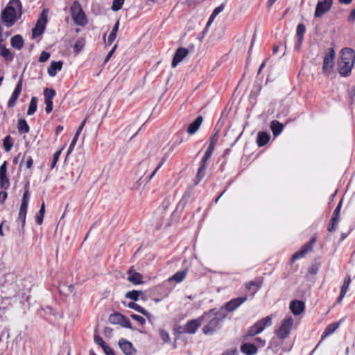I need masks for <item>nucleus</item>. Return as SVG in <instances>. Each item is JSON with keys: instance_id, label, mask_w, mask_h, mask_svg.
<instances>
[{"instance_id": "37998d69", "label": "nucleus", "mask_w": 355, "mask_h": 355, "mask_svg": "<svg viewBox=\"0 0 355 355\" xmlns=\"http://www.w3.org/2000/svg\"><path fill=\"white\" fill-rule=\"evenodd\" d=\"M0 186L4 189H7L9 187L10 182L7 175L0 176Z\"/></svg>"}, {"instance_id": "603ef678", "label": "nucleus", "mask_w": 355, "mask_h": 355, "mask_svg": "<svg viewBox=\"0 0 355 355\" xmlns=\"http://www.w3.org/2000/svg\"><path fill=\"white\" fill-rule=\"evenodd\" d=\"M94 342L99 345L102 348H103V346H105L106 344L104 343L103 338L99 336L98 335L94 336Z\"/></svg>"}, {"instance_id": "dca6fc26", "label": "nucleus", "mask_w": 355, "mask_h": 355, "mask_svg": "<svg viewBox=\"0 0 355 355\" xmlns=\"http://www.w3.org/2000/svg\"><path fill=\"white\" fill-rule=\"evenodd\" d=\"M22 85H23V79H22V78H20L15 90L13 91V92L8 102V106L9 107H12L15 106L16 101L18 99V97L21 92Z\"/></svg>"}, {"instance_id": "774afa93", "label": "nucleus", "mask_w": 355, "mask_h": 355, "mask_svg": "<svg viewBox=\"0 0 355 355\" xmlns=\"http://www.w3.org/2000/svg\"><path fill=\"white\" fill-rule=\"evenodd\" d=\"M223 355H238V351L236 349H230L225 352Z\"/></svg>"}, {"instance_id": "a18cd8bd", "label": "nucleus", "mask_w": 355, "mask_h": 355, "mask_svg": "<svg viewBox=\"0 0 355 355\" xmlns=\"http://www.w3.org/2000/svg\"><path fill=\"white\" fill-rule=\"evenodd\" d=\"M62 153V149L55 152L54 154H53V160H52V162H51V168L53 169L55 168V166H56V164L60 158V154Z\"/></svg>"}, {"instance_id": "13d9d810", "label": "nucleus", "mask_w": 355, "mask_h": 355, "mask_svg": "<svg viewBox=\"0 0 355 355\" xmlns=\"http://www.w3.org/2000/svg\"><path fill=\"white\" fill-rule=\"evenodd\" d=\"M166 158H163V159L160 162V163L158 164V166L156 167V168L154 170V171L152 173V174L149 177V180H151L153 176L156 174L157 171L161 168L162 164H164Z\"/></svg>"}, {"instance_id": "3c124183", "label": "nucleus", "mask_w": 355, "mask_h": 355, "mask_svg": "<svg viewBox=\"0 0 355 355\" xmlns=\"http://www.w3.org/2000/svg\"><path fill=\"white\" fill-rule=\"evenodd\" d=\"M255 345L257 347H263L266 345V340L261 338H256L254 339Z\"/></svg>"}, {"instance_id": "4468645a", "label": "nucleus", "mask_w": 355, "mask_h": 355, "mask_svg": "<svg viewBox=\"0 0 355 355\" xmlns=\"http://www.w3.org/2000/svg\"><path fill=\"white\" fill-rule=\"evenodd\" d=\"M213 150H214V149L208 147L205 151V155L202 159V161H201V166L198 168V173L196 175V178H198V180H201L204 176V173H205V168H206V162L210 158V157L213 153Z\"/></svg>"}, {"instance_id": "a878e982", "label": "nucleus", "mask_w": 355, "mask_h": 355, "mask_svg": "<svg viewBox=\"0 0 355 355\" xmlns=\"http://www.w3.org/2000/svg\"><path fill=\"white\" fill-rule=\"evenodd\" d=\"M140 297L143 300H146L145 295L141 291L133 290V291L127 292L125 294L126 298L132 300L134 301H137Z\"/></svg>"}, {"instance_id": "423d86ee", "label": "nucleus", "mask_w": 355, "mask_h": 355, "mask_svg": "<svg viewBox=\"0 0 355 355\" xmlns=\"http://www.w3.org/2000/svg\"><path fill=\"white\" fill-rule=\"evenodd\" d=\"M71 15L76 24L78 26H85L87 24L86 16L78 3H74L71 8Z\"/></svg>"}, {"instance_id": "aec40b11", "label": "nucleus", "mask_w": 355, "mask_h": 355, "mask_svg": "<svg viewBox=\"0 0 355 355\" xmlns=\"http://www.w3.org/2000/svg\"><path fill=\"white\" fill-rule=\"evenodd\" d=\"M289 308L294 315H297L304 311L305 306L300 300H293L291 302Z\"/></svg>"}, {"instance_id": "c9c22d12", "label": "nucleus", "mask_w": 355, "mask_h": 355, "mask_svg": "<svg viewBox=\"0 0 355 355\" xmlns=\"http://www.w3.org/2000/svg\"><path fill=\"white\" fill-rule=\"evenodd\" d=\"M109 320L112 324H121L124 320V316L120 313H116L112 314Z\"/></svg>"}, {"instance_id": "393cba45", "label": "nucleus", "mask_w": 355, "mask_h": 355, "mask_svg": "<svg viewBox=\"0 0 355 355\" xmlns=\"http://www.w3.org/2000/svg\"><path fill=\"white\" fill-rule=\"evenodd\" d=\"M260 286V284L256 281H250L245 284V288L252 297L259 291Z\"/></svg>"}, {"instance_id": "412c9836", "label": "nucleus", "mask_w": 355, "mask_h": 355, "mask_svg": "<svg viewBox=\"0 0 355 355\" xmlns=\"http://www.w3.org/2000/svg\"><path fill=\"white\" fill-rule=\"evenodd\" d=\"M62 62L61 61H53L51 62L49 67L48 68V74L54 77L56 76L57 73L62 69Z\"/></svg>"}, {"instance_id": "49530a36", "label": "nucleus", "mask_w": 355, "mask_h": 355, "mask_svg": "<svg viewBox=\"0 0 355 355\" xmlns=\"http://www.w3.org/2000/svg\"><path fill=\"white\" fill-rule=\"evenodd\" d=\"M338 222L339 220L331 218L327 227L328 231L331 232L336 231Z\"/></svg>"}, {"instance_id": "20e7f679", "label": "nucleus", "mask_w": 355, "mask_h": 355, "mask_svg": "<svg viewBox=\"0 0 355 355\" xmlns=\"http://www.w3.org/2000/svg\"><path fill=\"white\" fill-rule=\"evenodd\" d=\"M30 199V193L28 190V186L26 187L25 191L24 193L21 204L19 208L18 218L17 219V225L21 227V230L24 229L25 223H26V218L27 214V209Z\"/></svg>"}, {"instance_id": "de8ad7c7", "label": "nucleus", "mask_w": 355, "mask_h": 355, "mask_svg": "<svg viewBox=\"0 0 355 355\" xmlns=\"http://www.w3.org/2000/svg\"><path fill=\"white\" fill-rule=\"evenodd\" d=\"M50 58V53L46 51H42L39 57V62H44L47 61Z\"/></svg>"}, {"instance_id": "6ab92c4d", "label": "nucleus", "mask_w": 355, "mask_h": 355, "mask_svg": "<svg viewBox=\"0 0 355 355\" xmlns=\"http://www.w3.org/2000/svg\"><path fill=\"white\" fill-rule=\"evenodd\" d=\"M128 280L133 284H141L143 283V276L139 272H137L131 268L128 272Z\"/></svg>"}, {"instance_id": "c756f323", "label": "nucleus", "mask_w": 355, "mask_h": 355, "mask_svg": "<svg viewBox=\"0 0 355 355\" xmlns=\"http://www.w3.org/2000/svg\"><path fill=\"white\" fill-rule=\"evenodd\" d=\"M187 273V270H184L182 271H178L175 274H174L172 277H171L168 280L170 282L174 281L177 283L182 282L184 278L186 277Z\"/></svg>"}, {"instance_id": "0eeeda50", "label": "nucleus", "mask_w": 355, "mask_h": 355, "mask_svg": "<svg viewBox=\"0 0 355 355\" xmlns=\"http://www.w3.org/2000/svg\"><path fill=\"white\" fill-rule=\"evenodd\" d=\"M47 23V11L44 10L39 19L37 21L36 25L35 28L32 30V37L33 38H36L37 37L41 35L44 31L46 24Z\"/></svg>"}, {"instance_id": "7c9ffc66", "label": "nucleus", "mask_w": 355, "mask_h": 355, "mask_svg": "<svg viewBox=\"0 0 355 355\" xmlns=\"http://www.w3.org/2000/svg\"><path fill=\"white\" fill-rule=\"evenodd\" d=\"M128 306L130 309H135V311L147 316L148 318H149L150 316V314L148 311H146L145 309H144L142 306H139V304H136L135 302H130L128 304Z\"/></svg>"}, {"instance_id": "8fccbe9b", "label": "nucleus", "mask_w": 355, "mask_h": 355, "mask_svg": "<svg viewBox=\"0 0 355 355\" xmlns=\"http://www.w3.org/2000/svg\"><path fill=\"white\" fill-rule=\"evenodd\" d=\"M349 284H350V279L348 278L347 279H345L343 282V284L342 286V288H341V290H340V292L342 293H344L346 294L347 290H348V288H349Z\"/></svg>"}, {"instance_id": "bf43d9fd", "label": "nucleus", "mask_w": 355, "mask_h": 355, "mask_svg": "<svg viewBox=\"0 0 355 355\" xmlns=\"http://www.w3.org/2000/svg\"><path fill=\"white\" fill-rule=\"evenodd\" d=\"M33 160L31 156L26 158L25 165L27 168H31L33 166Z\"/></svg>"}, {"instance_id": "9d476101", "label": "nucleus", "mask_w": 355, "mask_h": 355, "mask_svg": "<svg viewBox=\"0 0 355 355\" xmlns=\"http://www.w3.org/2000/svg\"><path fill=\"white\" fill-rule=\"evenodd\" d=\"M335 54V51L333 48H330L328 53H326L322 66V71L324 73H329V71L333 68L334 65Z\"/></svg>"}, {"instance_id": "1a4fd4ad", "label": "nucleus", "mask_w": 355, "mask_h": 355, "mask_svg": "<svg viewBox=\"0 0 355 355\" xmlns=\"http://www.w3.org/2000/svg\"><path fill=\"white\" fill-rule=\"evenodd\" d=\"M293 325V320L291 317L286 318L277 330L276 334L280 339H285L290 334Z\"/></svg>"}, {"instance_id": "72a5a7b5", "label": "nucleus", "mask_w": 355, "mask_h": 355, "mask_svg": "<svg viewBox=\"0 0 355 355\" xmlns=\"http://www.w3.org/2000/svg\"><path fill=\"white\" fill-rule=\"evenodd\" d=\"M17 128L20 133H28L29 132V126L24 119L19 120Z\"/></svg>"}, {"instance_id": "09e8293b", "label": "nucleus", "mask_w": 355, "mask_h": 355, "mask_svg": "<svg viewBox=\"0 0 355 355\" xmlns=\"http://www.w3.org/2000/svg\"><path fill=\"white\" fill-rule=\"evenodd\" d=\"M130 316L133 320L137 321L139 324L142 325H144L146 322V319L141 315L137 314H132Z\"/></svg>"}, {"instance_id": "052dcab7", "label": "nucleus", "mask_w": 355, "mask_h": 355, "mask_svg": "<svg viewBox=\"0 0 355 355\" xmlns=\"http://www.w3.org/2000/svg\"><path fill=\"white\" fill-rule=\"evenodd\" d=\"M103 349L106 354V355H114L113 349L107 345L105 346H103Z\"/></svg>"}, {"instance_id": "a211bd4d", "label": "nucleus", "mask_w": 355, "mask_h": 355, "mask_svg": "<svg viewBox=\"0 0 355 355\" xmlns=\"http://www.w3.org/2000/svg\"><path fill=\"white\" fill-rule=\"evenodd\" d=\"M119 345L121 349L126 355H133L135 353L132 344L125 339H120L119 340Z\"/></svg>"}, {"instance_id": "2f4dec72", "label": "nucleus", "mask_w": 355, "mask_h": 355, "mask_svg": "<svg viewBox=\"0 0 355 355\" xmlns=\"http://www.w3.org/2000/svg\"><path fill=\"white\" fill-rule=\"evenodd\" d=\"M339 324L337 322H334L329 324L326 329H324L323 334L322 336V338H324L330 335H331L338 327Z\"/></svg>"}, {"instance_id": "7ed1b4c3", "label": "nucleus", "mask_w": 355, "mask_h": 355, "mask_svg": "<svg viewBox=\"0 0 355 355\" xmlns=\"http://www.w3.org/2000/svg\"><path fill=\"white\" fill-rule=\"evenodd\" d=\"M355 62V52L351 48H344L340 52L338 70L341 76H349Z\"/></svg>"}, {"instance_id": "4d7b16f0", "label": "nucleus", "mask_w": 355, "mask_h": 355, "mask_svg": "<svg viewBox=\"0 0 355 355\" xmlns=\"http://www.w3.org/2000/svg\"><path fill=\"white\" fill-rule=\"evenodd\" d=\"M217 141H218V137H217L216 134L214 136H213L211 137V139L210 140L209 145L208 147L214 149L215 146H216V143H217Z\"/></svg>"}, {"instance_id": "2eb2a0df", "label": "nucleus", "mask_w": 355, "mask_h": 355, "mask_svg": "<svg viewBox=\"0 0 355 355\" xmlns=\"http://www.w3.org/2000/svg\"><path fill=\"white\" fill-rule=\"evenodd\" d=\"M248 300L247 296L236 297L231 300L225 304V309L229 312L234 311Z\"/></svg>"}, {"instance_id": "f704fd0d", "label": "nucleus", "mask_w": 355, "mask_h": 355, "mask_svg": "<svg viewBox=\"0 0 355 355\" xmlns=\"http://www.w3.org/2000/svg\"><path fill=\"white\" fill-rule=\"evenodd\" d=\"M37 98L36 97L33 96L31 98V102L29 104V107H28V109L27 111V114L28 115L33 114L37 110Z\"/></svg>"}, {"instance_id": "69168bd1", "label": "nucleus", "mask_w": 355, "mask_h": 355, "mask_svg": "<svg viewBox=\"0 0 355 355\" xmlns=\"http://www.w3.org/2000/svg\"><path fill=\"white\" fill-rule=\"evenodd\" d=\"M122 324L123 327H125V328H131V322H130V320H126L125 318H124V320L122 322V323H121Z\"/></svg>"}, {"instance_id": "c85d7f7f", "label": "nucleus", "mask_w": 355, "mask_h": 355, "mask_svg": "<svg viewBox=\"0 0 355 355\" xmlns=\"http://www.w3.org/2000/svg\"><path fill=\"white\" fill-rule=\"evenodd\" d=\"M11 45L13 48L17 50L21 49L24 45V40L22 37L19 35L12 37L11 39Z\"/></svg>"}, {"instance_id": "e433bc0d", "label": "nucleus", "mask_w": 355, "mask_h": 355, "mask_svg": "<svg viewBox=\"0 0 355 355\" xmlns=\"http://www.w3.org/2000/svg\"><path fill=\"white\" fill-rule=\"evenodd\" d=\"M45 212V205L43 202L41 205V207L38 211V213L35 216V221L37 225H41L43 222V218Z\"/></svg>"}, {"instance_id": "b1692460", "label": "nucleus", "mask_w": 355, "mask_h": 355, "mask_svg": "<svg viewBox=\"0 0 355 355\" xmlns=\"http://www.w3.org/2000/svg\"><path fill=\"white\" fill-rule=\"evenodd\" d=\"M241 351L245 355H254L257 352V348L254 344L245 343L241 345Z\"/></svg>"}, {"instance_id": "58836bf2", "label": "nucleus", "mask_w": 355, "mask_h": 355, "mask_svg": "<svg viewBox=\"0 0 355 355\" xmlns=\"http://www.w3.org/2000/svg\"><path fill=\"white\" fill-rule=\"evenodd\" d=\"M159 335L164 343H168L171 341L169 334L164 329H160L159 330Z\"/></svg>"}, {"instance_id": "f8f14e48", "label": "nucleus", "mask_w": 355, "mask_h": 355, "mask_svg": "<svg viewBox=\"0 0 355 355\" xmlns=\"http://www.w3.org/2000/svg\"><path fill=\"white\" fill-rule=\"evenodd\" d=\"M316 242V237H312L310 241L306 243L302 248L295 253L292 257V261H294L298 259L304 257L309 252L313 250V245Z\"/></svg>"}, {"instance_id": "4c0bfd02", "label": "nucleus", "mask_w": 355, "mask_h": 355, "mask_svg": "<svg viewBox=\"0 0 355 355\" xmlns=\"http://www.w3.org/2000/svg\"><path fill=\"white\" fill-rule=\"evenodd\" d=\"M306 31V27L303 24H299L297 26L296 34L299 40V43H302L303 37Z\"/></svg>"}, {"instance_id": "9b49d317", "label": "nucleus", "mask_w": 355, "mask_h": 355, "mask_svg": "<svg viewBox=\"0 0 355 355\" xmlns=\"http://www.w3.org/2000/svg\"><path fill=\"white\" fill-rule=\"evenodd\" d=\"M333 0H323L318 2L314 16L316 18L322 17L327 13L331 8Z\"/></svg>"}, {"instance_id": "5fc2aeb1", "label": "nucleus", "mask_w": 355, "mask_h": 355, "mask_svg": "<svg viewBox=\"0 0 355 355\" xmlns=\"http://www.w3.org/2000/svg\"><path fill=\"white\" fill-rule=\"evenodd\" d=\"M225 8V4L224 3H222L221 5H220L219 6H218L217 8H216L212 14H214V16H217L219 13H220L222 11H223Z\"/></svg>"}, {"instance_id": "e2e57ef3", "label": "nucleus", "mask_w": 355, "mask_h": 355, "mask_svg": "<svg viewBox=\"0 0 355 355\" xmlns=\"http://www.w3.org/2000/svg\"><path fill=\"white\" fill-rule=\"evenodd\" d=\"M85 123H86V120L85 119L82 123L80 125V126L78 127V130H76V132L75 134V137H78L82 130L83 129L85 125Z\"/></svg>"}, {"instance_id": "864d4df0", "label": "nucleus", "mask_w": 355, "mask_h": 355, "mask_svg": "<svg viewBox=\"0 0 355 355\" xmlns=\"http://www.w3.org/2000/svg\"><path fill=\"white\" fill-rule=\"evenodd\" d=\"M78 139V137H75V136L73 137L72 141H71V143L68 148V150H67L68 155L70 154L73 151L74 146L76 144Z\"/></svg>"}, {"instance_id": "f3484780", "label": "nucleus", "mask_w": 355, "mask_h": 355, "mask_svg": "<svg viewBox=\"0 0 355 355\" xmlns=\"http://www.w3.org/2000/svg\"><path fill=\"white\" fill-rule=\"evenodd\" d=\"M189 53V51L186 48H178L173 57L172 61V67H175Z\"/></svg>"}, {"instance_id": "bb28decb", "label": "nucleus", "mask_w": 355, "mask_h": 355, "mask_svg": "<svg viewBox=\"0 0 355 355\" xmlns=\"http://www.w3.org/2000/svg\"><path fill=\"white\" fill-rule=\"evenodd\" d=\"M270 139V135L265 132H259L257 135V143L259 146H265Z\"/></svg>"}, {"instance_id": "0e129e2a", "label": "nucleus", "mask_w": 355, "mask_h": 355, "mask_svg": "<svg viewBox=\"0 0 355 355\" xmlns=\"http://www.w3.org/2000/svg\"><path fill=\"white\" fill-rule=\"evenodd\" d=\"M8 193L6 191H1L0 192V202L3 203L7 198Z\"/></svg>"}, {"instance_id": "5701e85b", "label": "nucleus", "mask_w": 355, "mask_h": 355, "mask_svg": "<svg viewBox=\"0 0 355 355\" xmlns=\"http://www.w3.org/2000/svg\"><path fill=\"white\" fill-rule=\"evenodd\" d=\"M203 121V118L201 116H198L193 122L189 124L187 132L190 135H193L199 129Z\"/></svg>"}, {"instance_id": "6e6d98bb", "label": "nucleus", "mask_w": 355, "mask_h": 355, "mask_svg": "<svg viewBox=\"0 0 355 355\" xmlns=\"http://www.w3.org/2000/svg\"><path fill=\"white\" fill-rule=\"evenodd\" d=\"M7 175V166L5 161L0 166V176Z\"/></svg>"}, {"instance_id": "6e6552de", "label": "nucleus", "mask_w": 355, "mask_h": 355, "mask_svg": "<svg viewBox=\"0 0 355 355\" xmlns=\"http://www.w3.org/2000/svg\"><path fill=\"white\" fill-rule=\"evenodd\" d=\"M202 323L201 317L188 321L185 325L180 327V333L193 334Z\"/></svg>"}, {"instance_id": "c03bdc74", "label": "nucleus", "mask_w": 355, "mask_h": 355, "mask_svg": "<svg viewBox=\"0 0 355 355\" xmlns=\"http://www.w3.org/2000/svg\"><path fill=\"white\" fill-rule=\"evenodd\" d=\"M123 3H124V0H113L112 10L113 11L119 10L121 8Z\"/></svg>"}, {"instance_id": "39448f33", "label": "nucleus", "mask_w": 355, "mask_h": 355, "mask_svg": "<svg viewBox=\"0 0 355 355\" xmlns=\"http://www.w3.org/2000/svg\"><path fill=\"white\" fill-rule=\"evenodd\" d=\"M271 324L272 318L270 316L259 320L248 329L245 338L252 337L261 333L266 327L271 326Z\"/></svg>"}, {"instance_id": "f03ea898", "label": "nucleus", "mask_w": 355, "mask_h": 355, "mask_svg": "<svg viewBox=\"0 0 355 355\" xmlns=\"http://www.w3.org/2000/svg\"><path fill=\"white\" fill-rule=\"evenodd\" d=\"M225 315L221 311L211 309L205 313L201 318L202 322H205L202 328V331L205 335H211L216 332L221 326V322Z\"/></svg>"}, {"instance_id": "680f3d73", "label": "nucleus", "mask_w": 355, "mask_h": 355, "mask_svg": "<svg viewBox=\"0 0 355 355\" xmlns=\"http://www.w3.org/2000/svg\"><path fill=\"white\" fill-rule=\"evenodd\" d=\"M116 46H117L115 44L112 47V49L110 51V52L107 53V55H106L105 59V62H107L110 59V58L112 57V55L114 53V51H115V50L116 49Z\"/></svg>"}, {"instance_id": "ddd939ff", "label": "nucleus", "mask_w": 355, "mask_h": 355, "mask_svg": "<svg viewBox=\"0 0 355 355\" xmlns=\"http://www.w3.org/2000/svg\"><path fill=\"white\" fill-rule=\"evenodd\" d=\"M44 96L46 105L45 111L49 114L53 110V99L55 96V91L51 88H46L44 90Z\"/></svg>"}, {"instance_id": "473e14b6", "label": "nucleus", "mask_w": 355, "mask_h": 355, "mask_svg": "<svg viewBox=\"0 0 355 355\" xmlns=\"http://www.w3.org/2000/svg\"><path fill=\"white\" fill-rule=\"evenodd\" d=\"M119 21H117L116 23L115 24V25L114 26V27L112 30V32L110 33V34L108 36V38H107V44L108 45H110L116 39V33L119 30Z\"/></svg>"}, {"instance_id": "ea45409f", "label": "nucleus", "mask_w": 355, "mask_h": 355, "mask_svg": "<svg viewBox=\"0 0 355 355\" xmlns=\"http://www.w3.org/2000/svg\"><path fill=\"white\" fill-rule=\"evenodd\" d=\"M85 40L83 38L78 39L73 46L74 51L76 53H79L85 46Z\"/></svg>"}, {"instance_id": "a19ab883", "label": "nucleus", "mask_w": 355, "mask_h": 355, "mask_svg": "<svg viewBox=\"0 0 355 355\" xmlns=\"http://www.w3.org/2000/svg\"><path fill=\"white\" fill-rule=\"evenodd\" d=\"M343 200L341 199L334 211L331 218L339 220H340V211L342 207Z\"/></svg>"}, {"instance_id": "cd10ccee", "label": "nucleus", "mask_w": 355, "mask_h": 355, "mask_svg": "<svg viewBox=\"0 0 355 355\" xmlns=\"http://www.w3.org/2000/svg\"><path fill=\"white\" fill-rule=\"evenodd\" d=\"M270 128L272 131L274 136H277L282 132L284 125L278 121L273 120L270 123Z\"/></svg>"}, {"instance_id": "f257e3e1", "label": "nucleus", "mask_w": 355, "mask_h": 355, "mask_svg": "<svg viewBox=\"0 0 355 355\" xmlns=\"http://www.w3.org/2000/svg\"><path fill=\"white\" fill-rule=\"evenodd\" d=\"M21 15L22 4L20 0H10L2 10L1 18L6 26L10 27L21 18Z\"/></svg>"}, {"instance_id": "4be33fe9", "label": "nucleus", "mask_w": 355, "mask_h": 355, "mask_svg": "<svg viewBox=\"0 0 355 355\" xmlns=\"http://www.w3.org/2000/svg\"><path fill=\"white\" fill-rule=\"evenodd\" d=\"M0 55L8 61H11L13 59V54L12 52L6 47L3 40L0 38Z\"/></svg>"}, {"instance_id": "79ce46f5", "label": "nucleus", "mask_w": 355, "mask_h": 355, "mask_svg": "<svg viewBox=\"0 0 355 355\" xmlns=\"http://www.w3.org/2000/svg\"><path fill=\"white\" fill-rule=\"evenodd\" d=\"M11 137L10 135L6 136L3 139V147L6 152H9L12 147V144L10 141Z\"/></svg>"}, {"instance_id": "338daca9", "label": "nucleus", "mask_w": 355, "mask_h": 355, "mask_svg": "<svg viewBox=\"0 0 355 355\" xmlns=\"http://www.w3.org/2000/svg\"><path fill=\"white\" fill-rule=\"evenodd\" d=\"M354 20H355V9H353L351 11V12H350V14H349V15L348 17V21H354Z\"/></svg>"}]
</instances>
